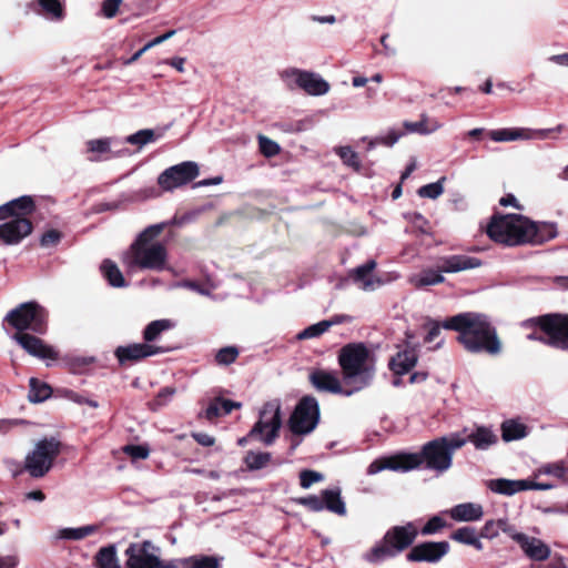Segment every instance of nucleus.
<instances>
[{
	"instance_id": "obj_5",
	"label": "nucleus",
	"mask_w": 568,
	"mask_h": 568,
	"mask_svg": "<svg viewBox=\"0 0 568 568\" xmlns=\"http://www.w3.org/2000/svg\"><path fill=\"white\" fill-rule=\"evenodd\" d=\"M338 363L347 382H358L362 387L373 378V361L369 351L362 343L343 346L338 354Z\"/></svg>"
},
{
	"instance_id": "obj_42",
	"label": "nucleus",
	"mask_w": 568,
	"mask_h": 568,
	"mask_svg": "<svg viewBox=\"0 0 568 568\" xmlns=\"http://www.w3.org/2000/svg\"><path fill=\"white\" fill-rule=\"evenodd\" d=\"M125 568H142V544L134 542L125 550Z\"/></svg>"
},
{
	"instance_id": "obj_20",
	"label": "nucleus",
	"mask_w": 568,
	"mask_h": 568,
	"mask_svg": "<svg viewBox=\"0 0 568 568\" xmlns=\"http://www.w3.org/2000/svg\"><path fill=\"white\" fill-rule=\"evenodd\" d=\"M310 381L320 392L333 394L342 393V385L335 373L316 369L311 373Z\"/></svg>"
},
{
	"instance_id": "obj_23",
	"label": "nucleus",
	"mask_w": 568,
	"mask_h": 568,
	"mask_svg": "<svg viewBox=\"0 0 568 568\" xmlns=\"http://www.w3.org/2000/svg\"><path fill=\"white\" fill-rule=\"evenodd\" d=\"M122 263L130 273L142 270V232L136 234L134 242L123 253Z\"/></svg>"
},
{
	"instance_id": "obj_18",
	"label": "nucleus",
	"mask_w": 568,
	"mask_h": 568,
	"mask_svg": "<svg viewBox=\"0 0 568 568\" xmlns=\"http://www.w3.org/2000/svg\"><path fill=\"white\" fill-rule=\"evenodd\" d=\"M163 271L168 268V250L164 242H146L144 232V270Z\"/></svg>"
},
{
	"instance_id": "obj_39",
	"label": "nucleus",
	"mask_w": 568,
	"mask_h": 568,
	"mask_svg": "<svg viewBox=\"0 0 568 568\" xmlns=\"http://www.w3.org/2000/svg\"><path fill=\"white\" fill-rule=\"evenodd\" d=\"M303 73L304 70L286 68L280 72V78L290 90H294L296 88H301Z\"/></svg>"
},
{
	"instance_id": "obj_7",
	"label": "nucleus",
	"mask_w": 568,
	"mask_h": 568,
	"mask_svg": "<svg viewBox=\"0 0 568 568\" xmlns=\"http://www.w3.org/2000/svg\"><path fill=\"white\" fill-rule=\"evenodd\" d=\"M466 443L465 436L454 433L428 442L416 454L420 456L422 463H426L427 469L444 473L452 467L454 453Z\"/></svg>"
},
{
	"instance_id": "obj_55",
	"label": "nucleus",
	"mask_w": 568,
	"mask_h": 568,
	"mask_svg": "<svg viewBox=\"0 0 568 568\" xmlns=\"http://www.w3.org/2000/svg\"><path fill=\"white\" fill-rule=\"evenodd\" d=\"M40 6L53 18H62V7L58 0H39Z\"/></svg>"
},
{
	"instance_id": "obj_35",
	"label": "nucleus",
	"mask_w": 568,
	"mask_h": 568,
	"mask_svg": "<svg viewBox=\"0 0 568 568\" xmlns=\"http://www.w3.org/2000/svg\"><path fill=\"white\" fill-rule=\"evenodd\" d=\"M115 140L112 138L94 139L87 142L88 152L92 153L91 161L101 159L102 154L111 152V146L115 144Z\"/></svg>"
},
{
	"instance_id": "obj_62",
	"label": "nucleus",
	"mask_w": 568,
	"mask_h": 568,
	"mask_svg": "<svg viewBox=\"0 0 568 568\" xmlns=\"http://www.w3.org/2000/svg\"><path fill=\"white\" fill-rule=\"evenodd\" d=\"M495 524H496V527L498 528V532L501 530L503 532L507 534L513 540H514V536L515 535H519L520 534L505 518L495 520Z\"/></svg>"
},
{
	"instance_id": "obj_14",
	"label": "nucleus",
	"mask_w": 568,
	"mask_h": 568,
	"mask_svg": "<svg viewBox=\"0 0 568 568\" xmlns=\"http://www.w3.org/2000/svg\"><path fill=\"white\" fill-rule=\"evenodd\" d=\"M562 125L559 124L554 129H526V128H505L491 130L488 132L489 138L495 142H510L517 140H545L552 132H561Z\"/></svg>"
},
{
	"instance_id": "obj_48",
	"label": "nucleus",
	"mask_w": 568,
	"mask_h": 568,
	"mask_svg": "<svg viewBox=\"0 0 568 568\" xmlns=\"http://www.w3.org/2000/svg\"><path fill=\"white\" fill-rule=\"evenodd\" d=\"M477 532L476 529L473 527H462L455 530L452 534V539L464 544V545H470L473 539L476 537Z\"/></svg>"
},
{
	"instance_id": "obj_26",
	"label": "nucleus",
	"mask_w": 568,
	"mask_h": 568,
	"mask_svg": "<svg viewBox=\"0 0 568 568\" xmlns=\"http://www.w3.org/2000/svg\"><path fill=\"white\" fill-rule=\"evenodd\" d=\"M300 89L310 95H324L329 91V84L320 74L304 70Z\"/></svg>"
},
{
	"instance_id": "obj_37",
	"label": "nucleus",
	"mask_w": 568,
	"mask_h": 568,
	"mask_svg": "<svg viewBox=\"0 0 568 568\" xmlns=\"http://www.w3.org/2000/svg\"><path fill=\"white\" fill-rule=\"evenodd\" d=\"M272 460V454L267 452H253L246 453L244 463L250 470H260L266 467Z\"/></svg>"
},
{
	"instance_id": "obj_10",
	"label": "nucleus",
	"mask_w": 568,
	"mask_h": 568,
	"mask_svg": "<svg viewBox=\"0 0 568 568\" xmlns=\"http://www.w3.org/2000/svg\"><path fill=\"white\" fill-rule=\"evenodd\" d=\"M282 426L281 404L271 400L264 404L260 412V418L248 433V437L257 438L266 446H271L278 437Z\"/></svg>"
},
{
	"instance_id": "obj_28",
	"label": "nucleus",
	"mask_w": 568,
	"mask_h": 568,
	"mask_svg": "<svg viewBox=\"0 0 568 568\" xmlns=\"http://www.w3.org/2000/svg\"><path fill=\"white\" fill-rule=\"evenodd\" d=\"M442 126L443 124L438 120L429 118L426 113L420 114V119L418 121L404 122V128L408 133H418L422 135L434 133Z\"/></svg>"
},
{
	"instance_id": "obj_24",
	"label": "nucleus",
	"mask_w": 568,
	"mask_h": 568,
	"mask_svg": "<svg viewBox=\"0 0 568 568\" xmlns=\"http://www.w3.org/2000/svg\"><path fill=\"white\" fill-rule=\"evenodd\" d=\"M449 515L456 521H477L484 516V509L479 504L464 503L454 506Z\"/></svg>"
},
{
	"instance_id": "obj_46",
	"label": "nucleus",
	"mask_w": 568,
	"mask_h": 568,
	"mask_svg": "<svg viewBox=\"0 0 568 568\" xmlns=\"http://www.w3.org/2000/svg\"><path fill=\"white\" fill-rule=\"evenodd\" d=\"M336 153L339 155L344 164L355 169L356 171L359 170L361 163L358 155L351 146H339L336 149Z\"/></svg>"
},
{
	"instance_id": "obj_2",
	"label": "nucleus",
	"mask_w": 568,
	"mask_h": 568,
	"mask_svg": "<svg viewBox=\"0 0 568 568\" xmlns=\"http://www.w3.org/2000/svg\"><path fill=\"white\" fill-rule=\"evenodd\" d=\"M48 314L45 310L36 302H27L20 304L18 307L11 310L6 315V321L14 327L16 333L12 338L31 356L41 359H55L58 353L42 339L21 333L22 331L30 329L34 333L42 334L47 328Z\"/></svg>"
},
{
	"instance_id": "obj_59",
	"label": "nucleus",
	"mask_w": 568,
	"mask_h": 568,
	"mask_svg": "<svg viewBox=\"0 0 568 568\" xmlns=\"http://www.w3.org/2000/svg\"><path fill=\"white\" fill-rule=\"evenodd\" d=\"M61 240V233L57 230H50L45 232L41 239L40 244L43 247L55 246Z\"/></svg>"
},
{
	"instance_id": "obj_31",
	"label": "nucleus",
	"mask_w": 568,
	"mask_h": 568,
	"mask_svg": "<svg viewBox=\"0 0 568 568\" xmlns=\"http://www.w3.org/2000/svg\"><path fill=\"white\" fill-rule=\"evenodd\" d=\"M444 276L440 272H437L432 268H427L422 271L418 274H415L409 277V283L416 288H422L425 286H432L444 282Z\"/></svg>"
},
{
	"instance_id": "obj_57",
	"label": "nucleus",
	"mask_w": 568,
	"mask_h": 568,
	"mask_svg": "<svg viewBox=\"0 0 568 568\" xmlns=\"http://www.w3.org/2000/svg\"><path fill=\"white\" fill-rule=\"evenodd\" d=\"M170 125L158 126L155 129H144V145L153 143L164 136Z\"/></svg>"
},
{
	"instance_id": "obj_9",
	"label": "nucleus",
	"mask_w": 568,
	"mask_h": 568,
	"mask_svg": "<svg viewBox=\"0 0 568 568\" xmlns=\"http://www.w3.org/2000/svg\"><path fill=\"white\" fill-rule=\"evenodd\" d=\"M61 452V443L54 438H43L36 443L26 456L23 469L33 478L45 476Z\"/></svg>"
},
{
	"instance_id": "obj_47",
	"label": "nucleus",
	"mask_w": 568,
	"mask_h": 568,
	"mask_svg": "<svg viewBox=\"0 0 568 568\" xmlns=\"http://www.w3.org/2000/svg\"><path fill=\"white\" fill-rule=\"evenodd\" d=\"M239 356V349L234 346H226L221 348L216 355L215 361L219 365H230L236 361Z\"/></svg>"
},
{
	"instance_id": "obj_16",
	"label": "nucleus",
	"mask_w": 568,
	"mask_h": 568,
	"mask_svg": "<svg viewBox=\"0 0 568 568\" xmlns=\"http://www.w3.org/2000/svg\"><path fill=\"white\" fill-rule=\"evenodd\" d=\"M449 549L448 541H425L414 546L406 558L414 562L436 564L449 552Z\"/></svg>"
},
{
	"instance_id": "obj_41",
	"label": "nucleus",
	"mask_w": 568,
	"mask_h": 568,
	"mask_svg": "<svg viewBox=\"0 0 568 568\" xmlns=\"http://www.w3.org/2000/svg\"><path fill=\"white\" fill-rule=\"evenodd\" d=\"M51 394V388L47 384H39L36 378L30 379L29 399L39 403L47 399Z\"/></svg>"
},
{
	"instance_id": "obj_53",
	"label": "nucleus",
	"mask_w": 568,
	"mask_h": 568,
	"mask_svg": "<svg viewBox=\"0 0 568 568\" xmlns=\"http://www.w3.org/2000/svg\"><path fill=\"white\" fill-rule=\"evenodd\" d=\"M175 394V389L172 387H164L160 393L158 394L154 402L150 404V407L152 409H158L164 405H166Z\"/></svg>"
},
{
	"instance_id": "obj_29",
	"label": "nucleus",
	"mask_w": 568,
	"mask_h": 568,
	"mask_svg": "<svg viewBox=\"0 0 568 568\" xmlns=\"http://www.w3.org/2000/svg\"><path fill=\"white\" fill-rule=\"evenodd\" d=\"M467 442L474 444L479 450L488 449L497 443L498 438L494 432L487 427H477L473 433L465 437Z\"/></svg>"
},
{
	"instance_id": "obj_25",
	"label": "nucleus",
	"mask_w": 568,
	"mask_h": 568,
	"mask_svg": "<svg viewBox=\"0 0 568 568\" xmlns=\"http://www.w3.org/2000/svg\"><path fill=\"white\" fill-rule=\"evenodd\" d=\"M481 265V262L467 255H453L444 258L440 271L445 273H455L465 270L476 268Z\"/></svg>"
},
{
	"instance_id": "obj_1",
	"label": "nucleus",
	"mask_w": 568,
	"mask_h": 568,
	"mask_svg": "<svg viewBox=\"0 0 568 568\" xmlns=\"http://www.w3.org/2000/svg\"><path fill=\"white\" fill-rule=\"evenodd\" d=\"M488 236L506 246L540 245L558 234L555 223L534 222L521 214L494 215L487 225Z\"/></svg>"
},
{
	"instance_id": "obj_8",
	"label": "nucleus",
	"mask_w": 568,
	"mask_h": 568,
	"mask_svg": "<svg viewBox=\"0 0 568 568\" xmlns=\"http://www.w3.org/2000/svg\"><path fill=\"white\" fill-rule=\"evenodd\" d=\"M526 324H534L537 327L527 335L528 339L568 349V315L548 314L530 320Z\"/></svg>"
},
{
	"instance_id": "obj_50",
	"label": "nucleus",
	"mask_w": 568,
	"mask_h": 568,
	"mask_svg": "<svg viewBox=\"0 0 568 568\" xmlns=\"http://www.w3.org/2000/svg\"><path fill=\"white\" fill-rule=\"evenodd\" d=\"M298 503L313 511H322L325 509V504L323 501V491L321 493L320 496L311 495L302 497L298 499Z\"/></svg>"
},
{
	"instance_id": "obj_21",
	"label": "nucleus",
	"mask_w": 568,
	"mask_h": 568,
	"mask_svg": "<svg viewBox=\"0 0 568 568\" xmlns=\"http://www.w3.org/2000/svg\"><path fill=\"white\" fill-rule=\"evenodd\" d=\"M486 485L493 493L505 496L527 490L526 479L497 478L488 480Z\"/></svg>"
},
{
	"instance_id": "obj_43",
	"label": "nucleus",
	"mask_w": 568,
	"mask_h": 568,
	"mask_svg": "<svg viewBox=\"0 0 568 568\" xmlns=\"http://www.w3.org/2000/svg\"><path fill=\"white\" fill-rule=\"evenodd\" d=\"M153 551H160V549L144 540V568H163L164 561Z\"/></svg>"
},
{
	"instance_id": "obj_19",
	"label": "nucleus",
	"mask_w": 568,
	"mask_h": 568,
	"mask_svg": "<svg viewBox=\"0 0 568 568\" xmlns=\"http://www.w3.org/2000/svg\"><path fill=\"white\" fill-rule=\"evenodd\" d=\"M375 268V260H369L366 263L355 267L352 271L351 276L363 291H374L383 284L378 277L373 275V271Z\"/></svg>"
},
{
	"instance_id": "obj_33",
	"label": "nucleus",
	"mask_w": 568,
	"mask_h": 568,
	"mask_svg": "<svg viewBox=\"0 0 568 568\" xmlns=\"http://www.w3.org/2000/svg\"><path fill=\"white\" fill-rule=\"evenodd\" d=\"M99 530L98 525H87L77 528H62L58 531L57 538L59 539H70V540H81L88 536L95 534Z\"/></svg>"
},
{
	"instance_id": "obj_63",
	"label": "nucleus",
	"mask_w": 568,
	"mask_h": 568,
	"mask_svg": "<svg viewBox=\"0 0 568 568\" xmlns=\"http://www.w3.org/2000/svg\"><path fill=\"white\" fill-rule=\"evenodd\" d=\"M480 536L488 539H494L498 536V528L496 527L495 520L485 523Z\"/></svg>"
},
{
	"instance_id": "obj_13",
	"label": "nucleus",
	"mask_w": 568,
	"mask_h": 568,
	"mask_svg": "<svg viewBox=\"0 0 568 568\" xmlns=\"http://www.w3.org/2000/svg\"><path fill=\"white\" fill-rule=\"evenodd\" d=\"M199 173V165L186 161L164 170L159 175L158 183L164 191H172L193 181Z\"/></svg>"
},
{
	"instance_id": "obj_51",
	"label": "nucleus",
	"mask_w": 568,
	"mask_h": 568,
	"mask_svg": "<svg viewBox=\"0 0 568 568\" xmlns=\"http://www.w3.org/2000/svg\"><path fill=\"white\" fill-rule=\"evenodd\" d=\"M566 471L567 468L562 463L547 464L538 469V474L550 475L556 478H564Z\"/></svg>"
},
{
	"instance_id": "obj_11",
	"label": "nucleus",
	"mask_w": 568,
	"mask_h": 568,
	"mask_svg": "<svg viewBox=\"0 0 568 568\" xmlns=\"http://www.w3.org/2000/svg\"><path fill=\"white\" fill-rule=\"evenodd\" d=\"M318 422L320 407L317 400L312 396H305L294 408L288 419V428L294 436H304L311 434Z\"/></svg>"
},
{
	"instance_id": "obj_38",
	"label": "nucleus",
	"mask_w": 568,
	"mask_h": 568,
	"mask_svg": "<svg viewBox=\"0 0 568 568\" xmlns=\"http://www.w3.org/2000/svg\"><path fill=\"white\" fill-rule=\"evenodd\" d=\"M183 568H220L219 560L211 556H191L181 559Z\"/></svg>"
},
{
	"instance_id": "obj_22",
	"label": "nucleus",
	"mask_w": 568,
	"mask_h": 568,
	"mask_svg": "<svg viewBox=\"0 0 568 568\" xmlns=\"http://www.w3.org/2000/svg\"><path fill=\"white\" fill-rule=\"evenodd\" d=\"M417 363V352L415 348H405L398 352L389 362V367L394 374L400 376L408 373Z\"/></svg>"
},
{
	"instance_id": "obj_60",
	"label": "nucleus",
	"mask_w": 568,
	"mask_h": 568,
	"mask_svg": "<svg viewBox=\"0 0 568 568\" xmlns=\"http://www.w3.org/2000/svg\"><path fill=\"white\" fill-rule=\"evenodd\" d=\"M174 287H184V288L192 290L201 295L210 296L209 290H206L205 287L201 286L200 284H197L196 282H193V281L178 282L174 284Z\"/></svg>"
},
{
	"instance_id": "obj_54",
	"label": "nucleus",
	"mask_w": 568,
	"mask_h": 568,
	"mask_svg": "<svg viewBox=\"0 0 568 568\" xmlns=\"http://www.w3.org/2000/svg\"><path fill=\"white\" fill-rule=\"evenodd\" d=\"M444 527H445L444 519L439 516H434L425 524V526L422 528L420 532L424 536H428V535L436 534Z\"/></svg>"
},
{
	"instance_id": "obj_32",
	"label": "nucleus",
	"mask_w": 568,
	"mask_h": 568,
	"mask_svg": "<svg viewBox=\"0 0 568 568\" xmlns=\"http://www.w3.org/2000/svg\"><path fill=\"white\" fill-rule=\"evenodd\" d=\"M100 270L111 286L123 287L125 285L123 274L113 261L104 260L101 263Z\"/></svg>"
},
{
	"instance_id": "obj_44",
	"label": "nucleus",
	"mask_w": 568,
	"mask_h": 568,
	"mask_svg": "<svg viewBox=\"0 0 568 568\" xmlns=\"http://www.w3.org/2000/svg\"><path fill=\"white\" fill-rule=\"evenodd\" d=\"M444 181L445 178H442L437 182L423 185L422 187L418 189L417 194L420 197L435 200L438 196H440L444 192Z\"/></svg>"
},
{
	"instance_id": "obj_12",
	"label": "nucleus",
	"mask_w": 568,
	"mask_h": 568,
	"mask_svg": "<svg viewBox=\"0 0 568 568\" xmlns=\"http://www.w3.org/2000/svg\"><path fill=\"white\" fill-rule=\"evenodd\" d=\"M174 326L175 323L168 318L152 321L146 325L144 328V358L168 353L175 348L173 344L164 339L165 334Z\"/></svg>"
},
{
	"instance_id": "obj_34",
	"label": "nucleus",
	"mask_w": 568,
	"mask_h": 568,
	"mask_svg": "<svg viewBox=\"0 0 568 568\" xmlns=\"http://www.w3.org/2000/svg\"><path fill=\"white\" fill-rule=\"evenodd\" d=\"M114 354L121 365L139 362L142 358V344L119 346Z\"/></svg>"
},
{
	"instance_id": "obj_56",
	"label": "nucleus",
	"mask_w": 568,
	"mask_h": 568,
	"mask_svg": "<svg viewBox=\"0 0 568 568\" xmlns=\"http://www.w3.org/2000/svg\"><path fill=\"white\" fill-rule=\"evenodd\" d=\"M121 3L122 0H104L101 6L102 16L108 19L115 17Z\"/></svg>"
},
{
	"instance_id": "obj_17",
	"label": "nucleus",
	"mask_w": 568,
	"mask_h": 568,
	"mask_svg": "<svg viewBox=\"0 0 568 568\" xmlns=\"http://www.w3.org/2000/svg\"><path fill=\"white\" fill-rule=\"evenodd\" d=\"M525 556L532 561H545L551 555L550 547L541 539L520 532L514 536Z\"/></svg>"
},
{
	"instance_id": "obj_15",
	"label": "nucleus",
	"mask_w": 568,
	"mask_h": 568,
	"mask_svg": "<svg viewBox=\"0 0 568 568\" xmlns=\"http://www.w3.org/2000/svg\"><path fill=\"white\" fill-rule=\"evenodd\" d=\"M422 465V458L417 454H397L390 457H385L374 460L367 468L368 475H376L377 473L389 469L394 471H409Z\"/></svg>"
},
{
	"instance_id": "obj_61",
	"label": "nucleus",
	"mask_w": 568,
	"mask_h": 568,
	"mask_svg": "<svg viewBox=\"0 0 568 568\" xmlns=\"http://www.w3.org/2000/svg\"><path fill=\"white\" fill-rule=\"evenodd\" d=\"M169 225L166 222L158 223L144 229L146 232V242H153V240Z\"/></svg>"
},
{
	"instance_id": "obj_58",
	"label": "nucleus",
	"mask_w": 568,
	"mask_h": 568,
	"mask_svg": "<svg viewBox=\"0 0 568 568\" xmlns=\"http://www.w3.org/2000/svg\"><path fill=\"white\" fill-rule=\"evenodd\" d=\"M425 327L428 329L427 335L425 336V342L432 343L440 335L442 327H444V323L439 324L436 321L428 320L427 323L425 324Z\"/></svg>"
},
{
	"instance_id": "obj_36",
	"label": "nucleus",
	"mask_w": 568,
	"mask_h": 568,
	"mask_svg": "<svg viewBox=\"0 0 568 568\" xmlns=\"http://www.w3.org/2000/svg\"><path fill=\"white\" fill-rule=\"evenodd\" d=\"M503 439L511 442L521 439L527 435V428L524 424L516 420H506L501 425Z\"/></svg>"
},
{
	"instance_id": "obj_52",
	"label": "nucleus",
	"mask_w": 568,
	"mask_h": 568,
	"mask_svg": "<svg viewBox=\"0 0 568 568\" xmlns=\"http://www.w3.org/2000/svg\"><path fill=\"white\" fill-rule=\"evenodd\" d=\"M323 475L315 470H303L300 474V484L303 488L307 489L313 484L323 480Z\"/></svg>"
},
{
	"instance_id": "obj_6",
	"label": "nucleus",
	"mask_w": 568,
	"mask_h": 568,
	"mask_svg": "<svg viewBox=\"0 0 568 568\" xmlns=\"http://www.w3.org/2000/svg\"><path fill=\"white\" fill-rule=\"evenodd\" d=\"M417 536L418 530L413 523L394 526L387 530L381 542L364 555V559L371 564H378L393 558L412 546Z\"/></svg>"
},
{
	"instance_id": "obj_64",
	"label": "nucleus",
	"mask_w": 568,
	"mask_h": 568,
	"mask_svg": "<svg viewBox=\"0 0 568 568\" xmlns=\"http://www.w3.org/2000/svg\"><path fill=\"white\" fill-rule=\"evenodd\" d=\"M173 34H175V30H170V31L145 42L144 47H143L144 52L148 51L149 49L153 48L154 45H158V44L164 42L165 40L170 39L171 37H173Z\"/></svg>"
},
{
	"instance_id": "obj_49",
	"label": "nucleus",
	"mask_w": 568,
	"mask_h": 568,
	"mask_svg": "<svg viewBox=\"0 0 568 568\" xmlns=\"http://www.w3.org/2000/svg\"><path fill=\"white\" fill-rule=\"evenodd\" d=\"M258 145L261 153L267 158L278 154L281 150L276 142L264 135L258 136Z\"/></svg>"
},
{
	"instance_id": "obj_4",
	"label": "nucleus",
	"mask_w": 568,
	"mask_h": 568,
	"mask_svg": "<svg viewBox=\"0 0 568 568\" xmlns=\"http://www.w3.org/2000/svg\"><path fill=\"white\" fill-rule=\"evenodd\" d=\"M36 210L31 196L23 195L0 205V241L4 245H18L33 231L28 217Z\"/></svg>"
},
{
	"instance_id": "obj_30",
	"label": "nucleus",
	"mask_w": 568,
	"mask_h": 568,
	"mask_svg": "<svg viewBox=\"0 0 568 568\" xmlns=\"http://www.w3.org/2000/svg\"><path fill=\"white\" fill-rule=\"evenodd\" d=\"M323 501L326 510L339 516H344L346 514L345 503L341 497L339 488L324 489Z\"/></svg>"
},
{
	"instance_id": "obj_27",
	"label": "nucleus",
	"mask_w": 568,
	"mask_h": 568,
	"mask_svg": "<svg viewBox=\"0 0 568 568\" xmlns=\"http://www.w3.org/2000/svg\"><path fill=\"white\" fill-rule=\"evenodd\" d=\"M242 404L239 402L216 397L209 404L202 415L206 419L213 420L219 416L230 414L233 409L240 408Z\"/></svg>"
},
{
	"instance_id": "obj_3",
	"label": "nucleus",
	"mask_w": 568,
	"mask_h": 568,
	"mask_svg": "<svg viewBox=\"0 0 568 568\" xmlns=\"http://www.w3.org/2000/svg\"><path fill=\"white\" fill-rule=\"evenodd\" d=\"M444 328L459 333L458 341L470 353L497 355L501 343L488 317L480 313H460L444 322Z\"/></svg>"
},
{
	"instance_id": "obj_40",
	"label": "nucleus",
	"mask_w": 568,
	"mask_h": 568,
	"mask_svg": "<svg viewBox=\"0 0 568 568\" xmlns=\"http://www.w3.org/2000/svg\"><path fill=\"white\" fill-rule=\"evenodd\" d=\"M97 565L99 568H120L115 556V548L109 546L100 549L97 555Z\"/></svg>"
},
{
	"instance_id": "obj_45",
	"label": "nucleus",
	"mask_w": 568,
	"mask_h": 568,
	"mask_svg": "<svg viewBox=\"0 0 568 568\" xmlns=\"http://www.w3.org/2000/svg\"><path fill=\"white\" fill-rule=\"evenodd\" d=\"M328 329H329V324L324 323V321H321V322L310 325L306 328H304L303 331H301L296 337H297V339H301V341L315 338V337L321 336Z\"/></svg>"
}]
</instances>
